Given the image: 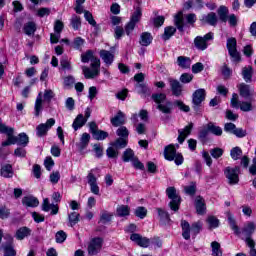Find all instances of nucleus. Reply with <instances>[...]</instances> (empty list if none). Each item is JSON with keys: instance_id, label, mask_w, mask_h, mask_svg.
Segmentation results:
<instances>
[{"instance_id": "e2e57ef3", "label": "nucleus", "mask_w": 256, "mask_h": 256, "mask_svg": "<svg viewBox=\"0 0 256 256\" xmlns=\"http://www.w3.org/2000/svg\"><path fill=\"white\" fill-rule=\"evenodd\" d=\"M156 211L162 221H171V218L169 217V212L163 210L162 208H156Z\"/></svg>"}, {"instance_id": "4d7b16f0", "label": "nucleus", "mask_w": 256, "mask_h": 256, "mask_svg": "<svg viewBox=\"0 0 256 256\" xmlns=\"http://www.w3.org/2000/svg\"><path fill=\"white\" fill-rule=\"evenodd\" d=\"M106 155L110 159H117V157H119V150L114 146L108 147L106 150Z\"/></svg>"}, {"instance_id": "ddd939ff", "label": "nucleus", "mask_w": 256, "mask_h": 256, "mask_svg": "<svg viewBox=\"0 0 256 256\" xmlns=\"http://www.w3.org/2000/svg\"><path fill=\"white\" fill-rule=\"evenodd\" d=\"M102 61H104L105 65L107 67L113 65V62L115 61V48L112 47L111 50H100L99 53Z\"/></svg>"}, {"instance_id": "a19ab883", "label": "nucleus", "mask_w": 256, "mask_h": 256, "mask_svg": "<svg viewBox=\"0 0 256 256\" xmlns=\"http://www.w3.org/2000/svg\"><path fill=\"white\" fill-rule=\"evenodd\" d=\"M70 25L74 31H79L81 29V17L73 14L70 19Z\"/></svg>"}, {"instance_id": "c03bdc74", "label": "nucleus", "mask_w": 256, "mask_h": 256, "mask_svg": "<svg viewBox=\"0 0 256 256\" xmlns=\"http://www.w3.org/2000/svg\"><path fill=\"white\" fill-rule=\"evenodd\" d=\"M111 219H113V214L103 210L100 214V221L99 223H102L103 225L109 223L111 221Z\"/></svg>"}, {"instance_id": "20e7f679", "label": "nucleus", "mask_w": 256, "mask_h": 256, "mask_svg": "<svg viewBox=\"0 0 256 256\" xmlns=\"http://www.w3.org/2000/svg\"><path fill=\"white\" fill-rule=\"evenodd\" d=\"M164 159L166 161H174L175 165H183L184 161L183 155L177 152L173 144H169L164 148Z\"/></svg>"}, {"instance_id": "f03ea898", "label": "nucleus", "mask_w": 256, "mask_h": 256, "mask_svg": "<svg viewBox=\"0 0 256 256\" xmlns=\"http://www.w3.org/2000/svg\"><path fill=\"white\" fill-rule=\"evenodd\" d=\"M151 99L157 104V109H159L161 113H164L165 115L172 113L173 103L167 101V95L165 93H154L152 94Z\"/></svg>"}, {"instance_id": "f704fd0d", "label": "nucleus", "mask_w": 256, "mask_h": 256, "mask_svg": "<svg viewBox=\"0 0 256 256\" xmlns=\"http://www.w3.org/2000/svg\"><path fill=\"white\" fill-rule=\"evenodd\" d=\"M174 25L177 27L178 31L183 33V27H185V22L183 21V12H178L175 15Z\"/></svg>"}, {"instance_id": "e433bc0d", "label": "nucleus", "mask_w": 256, "mask_h": 256, "mask_svg": "<svg viewBox=\"0 0 256 256\" xmlns=\"http://www.w3.org/2000/svg\"><path fill=\"white\" fill-rule=\"evenodd\" d=\"M15 139L17 145H21L22 147H27V145H29V136H27L25 132L15 136Z\"/></svg>"}, {"instance_id": "a878e982", "label": "nucleus", "mask_w": 256, "mask_h": 256, "mask_svg": "<svg viewBox=\"0 0 256 256\" xmlns=\"http://www.w3.org/2000/svg\"><path fill=\"white\" fill-rule=\"evenodd\" d=\"M217 14L219 17V21H221L222 23H227V19L229 17V8H227V6L221 5L217 10Z\"/></svg>"}, {"instance_id": "a211bd4d", "label": "nucleus", "mask_w": 256, "mask_h": 256, "mask_svg": "<svg viewBox=\"0 0 256 256\" xmlns=\"http://www.w3.org/2000/svg\"><path fill=\"white\" fill-rule=\"evenodd\" d=\"M191 131H193V122H190L184 129L178 130V143L182 145L185 142V139L191 135Z\"/></svg>"}, {"instance_id": "58836bf2", "label": "nucleus", "mask_w": 256, "mask_h": 256, "mask_svg": "<svg viewBox=\"0 0 256 256\" xmlns=\"http://www.w3.org/2000/svg\"><path fill=\"white\" fill-rule=\"evenodd\" d=\"M136 158L137 157H135V152H133L131 148L126 149L122 156L124 163H129V161L132 163Z\"/></svg>"}, {"instance_id": "cd10ccee", "label": "nucleus", "mask_w": 256, "mask_h": 256, "mask_svg": "<svg viewBox=\"0 0 256 256\" xmlns=\"http://www.w3.org/2000/svg\"><path fill=\"white\" fill-rule=\"evenodd\" d=\"M195 208L198 215L205 214V200L201 196H197L195 199Z\"/></svg>"}, {"instance_id": "72a5a7b5", "label": "nucleus", "mask_w": 256, "mask_h": 256, "mask_svg": "<svg viewBox=\"0 0 256 256\" xmlns=\"http://www.w3.org/2000/svg\"><path fill=\"white\" fill-rule=\"evenodd\" d=\"M153 41V36L149 32H143L140 36V45L142 47H149V44L152 43Z\"/></svg>"}, {"instance_id": "a18cd8bd", "label": "nucleus", "mask_w": 256, "mask_h": 256, "mask_svg": "<svg viewBox=\"0 0 256 256\" xmlns=\"http://www.w3.org/2000/svg\"><path fill=\"white\" fill-rule=\"evenodd\" d=\"M60 67L63 71H73V66L71 65V60L67 57H63L60 60Z\"/></svg>"}, {"instance_id": "9d476101", "label": "nucleus", "mask_w": 256, "mask_h": 256, "mask_svg": "<svg viewBox=\"0 0 256 256\" xmlns=\"http://www.w3.org/2000/svg\"><path fill=\"white\" fill-rule=\"evenodd\" d=\"M208 41H213V32H209L204 37L197 36L194 39V45L199 51H205L209 47Z\"/></svg>"}, {"instance_id": "c9c22d12", "label": "nucleus", "mask_w": 256, "mask_h": 256, "mask_svg": "<svg viewBox=\"0 0 256 256\" xmlns=\"http://www.w3.org/2000/svg\"><path fill=\"white\" fill-rule=\"evenodd\" d=\"M207 127L212 135H216V137H221L223 135V129L220 126L215 125V123L209 122Z\"/></svg>"}, {"instance_id": "09e8293b", "label": "nucleus", "mask_w": 256, "mask_h": 256, "mask_svg": "<svg viewBox=\"0 0 256 256\" xmlns=\"http://www.w3.org/2000/svg\"><path fill=\"white\" fill-rule=\"evenodd\" d=\"M241 155H243V150H241L238 146L232 148L230 151V157L234 161H238V159H241Z\"/></svg>"}, {"instance_id": "8fccbe9b", "label": "nucleus", "mask_w": 256, "mask_h": 256, "mask_svg": "<svg viewBox=\"0 0 256 256\" xmlns=\"http://www.w3.org/2000/svg\"><path fill=\"white\" fill-rule=\"evenodd\" d=\"M93 139L96 141H105L107 137H109V133L103 131V130H98L94 134H92Z\"/></svg>"}, {"instance_id": "774afa93", "label": "nucleus", "mask_w": 256, "mask_h": 256, "mask_svg": "<svg viewBox=\"0 0 256 256\" xmlns=\"http://www.w3.org/2000/svg\"><path fill=\"white\" fill-rule=\"evenodd\" d=\"M17 252L11 244L4 246V256H16Z\"/></svg>"}, {"instance_id": "3c124183", "label": "nucleus", "mask_w": 256, "mask_h": 256, "mask_svg": "<svg viewBox=\"0 0 256 256\" xmlns=\"http://www.w3.org/2000/svg\"><path fill=\"white\" fill-rule=\"evenodd\" d=\"M142 15H143V13L141 10V6H137L134 13L131 16L130 21H132L134 23H139Z\"/></svg>"}, {"instance_id": "79ce46f5", "label": "nucleus", "mask_w": 256, "mask_h": 256, "mask_svg": "<svg viewBox=\"0 0 256 256\" xmlns=\"http://www.w3.org/2000/svg\"><path fill=\"white\" fill-rule=\"evenodd\" d=\"M127 143H129L128 139L125 138H118L115 140V142L111 143L112 147H115V149H125L127 147Z\"/></svg>"}, {"instance_id": "c756f323", "label": "nucleus", "mask_w": 256, "mask_h": 256, "mask_svg": "<svg viewBox=\"0 0 256 256\" xmlns=\"http://www.w3.org/2000/svg\"><path fill=\"white\" fill-rule=\"evenodd\" d=\"M177 65L181 69H191V58L187 56H179L177 58Z\"/></svg>"}, {"instance_id": "412c9836", "label": "nucleus", "mask_w": 256, "mask_h": 256, "mask_svg": "<svg viewBox=\"0 0 256 256\" xmlns=\"http://www.w3.org/2000/svg\"><path fill=\"white\" fill-rule=\"evenodd\" d=\"M203 23H207V25H211V27H217V23H219V18H217V14L215 12H210L207 15L202 16Z\"/></svg>"}, {"instance_id": "39448f33", "label": "nucleus", "mask_w": 256, "mask_h": 256, "mask_svg": "<svg viewBox=\"0 0 256 256\" xmlns=\"http://www.w3.org/2000/svg\"><path fill=\"white\" fill-rule=\"evenodd\" d=\"M91 68L92 70L85 66L82 67L85 79H95V77L99 75L101 69V60L97 57L94 58L91 61Z\"/></svg>"}, {"instance_id": "13d9d810", "label": "nucleus", "mask_w": 256, "mask_h": 256, "mask_svg": "<svg viewBox=\"0 0 256 256\" xmlns=\"http://www.w3.org/2000/svg\"><path fill=\"white\" fill-rule=\"evenodd\" d=\"M173 105L174 107H178L180 111H184V113H189V111H191V108L188 105H185V103H183L181 100L174 101Z\"/></svg>"}, {"instance_id": "9b49d317", "label": "nucleus", "mask_w": 256, "mask_h": 256, "mask_svg": "<svg viewBox=\"0 0 256 256\" xmlns=\"http://www.w3.org/2000/svg\"><path fill=\"white\" fill-rule=\"evenodd\" d=\"M55 125V118H50L46 123H41L36 127L37 137H45L49 133V129Z\"/></svg>"}, {"instance_id": "b1692460", "label": "nucleus", "mask_w": 256, "mask_h": 256, "mask_svg": "<svg viewBox=\"0 0 256 256\" xmlns=\"http://www.w3.org/2000/svg\"><path fill=\"white\" fill-rule=\"evenodd\" d=\"M22 205L25 207H39V199L35 196H25L22 198Z\"/></svg>"}, {"instance_id": "6ab92c4d", "label": "nucleus", "mask_w": 256, "mask_h": 256, "mask_svg": "<svg viewBox=\"0 0 256 256\" xmlns=\"http://www.w3.org/2000/svg\"><path fill=\"white\" fill-rule=\"evenodd\" d=\"M237 87H238L240 96L243 97V99H250L251 97H253V89H251L250 85L241 83Z\"/></svg>"}, {"instance_id": "ea45409f", "label": "nucleus", "mask_w": 256, "mask_h": 256, "mask_svg": "<svg viewBox=\"0 0 256 256\" xmlns=\"http://www.w3.org/2000/svg\"><path fill=\"white\" fill-rule=\"evenodd\" d=\"M176 32H177V28L173 26H168L164 29V34L162 36V39H164V41H169V39H171V37H173Z\"/></svg>"}, {"instance_id": "c85d7f7f", "label": "nucleus", "mask_w": 256, "mask_h": 256, "mask_svg": "<svg viewBox=\"0 0 256 256\" xmlns=\"http://www.w3.org/2000/svg\"><path fill=\"white\" fill-rule=\"evenodd\" d=\"M30 235H31V230L28 227L24 226L19 228L16 231L15 237L16 239H18V241H23V239H25L26 237H29Z\"/></svg>"}, {"instance_id": "5701e85b", "label": "nucleus", "mask_w": 256, "mask_h": 256, "mask_svg": "<svg viewBox=\"0 0 256 256\" xmlns=\"http://www.w3.org/2000/svg\"><path fill=\"white\" fill-rule=\"evenodd\" d=\"M89 141H91V135L89 133H83L80 137V141L76 143V147L80 151H85L86 147H89Z\"/></svg>"}, {"instance_id": "0e129e2a", "label": "nucleus", "mask_w": 256, "mask_h": 256, "mask_svg": "<svg viewBox=\"0 0 256 256\" xmlns=\"http://www.w3.org/2000/svg\"><path fill=\"white\" fill-rule=\"evenodd\" d=\"M223 153H225V151L222 148H214L210 150V155L213 157V159L223 157Z\"/></svg>"}, {"instance_id": "423d86ee", "label": "nucleus", "mask_w": 256, "mask_h": 256, "mask_svg": "<svg viewBox=\"0 0 256 256\" xmlns=\"http://www.w3.org/2000/svg\"><path fill=\"white\" fill-rule=\"evenodd\" d=\"M226 47L230 57L236 63L241 61V54L237 51V39L235 37H230L227 39Z\"/></svg>"}, {"instance_id": "5fc2aeb1", "label": "nucleus", "mask_w": 256, "mask_h": 256, "mask_svg": "<svg viewBox=\"0 0 256 256\" xmlns=\"http://www.w3.org/2000/svg\"><path fill=\"white\" fill-rule=\"evenodd\" d=\"M221 74L223 75L224 79H230L231 75H233V70L227 66V64H223L220 68Z\"/></svg>"}, {"instance_id": "393cba45", "label": "nucleus", "mask_w": 256, "mask_h": 256, "mask_svg": "<svg viewBox=\"0 0 256 256\" xmlns=\"http://www.w3.org/2000/svg\"><path fill=\"white\" fill-rule=\"evenodd\" d=\"M181 227L183 239L189 241V239H191V225L189 224V222H187V220H182Z\"/></svg>"}, {"instance_id": "338daca9", "label": "nucleus", "mask_w": 256, "mask_h": 256, "mask_svg": "<svg viewBox=\"0 0 256 256\" xmlns=\"http://www.w3.org/2000/svg\"><path fill=\"white\" fill-rule=\"evenodd\" d=\"M207 223L210 229H217V227H219V219H217L215 216L208 217Z\"/></svg>"}, {"instance_id": "7ed1b4c3", "label": "nucleus", "mask_w": 256, "mask_h": 256, "mask_svg": "<svg viewBox=\"0 0 256 256\" xmlns=\"http://www.w3.org/2000/svg\"><path fill=\"white\" fill-rule=\"evenodd\" d=\"M166 195L170 199L168 207H170L171 211L177 213L181 207V196L177 193V189L173 186L168 187L166 189Z\"/></svg>"}, {"instance_id": "dca6fc26", "label": "nucleus", "mask_w": 256, "mask_h": 256, "mask_svg": "<svg viewBox=\"0 0 256 256\" xmlns=\"http://www.w3.org/2000/svg\"><path fill=\"white\" fill-rule=\"evenodd\" d=\"M42 211H45L46 213L51 211L50 215H57V213H59V205L51 204L49 198H45L42 202Z\"/></svg>"}, {"instance_id": "4468645a", "label": "nucleus", "mask_w": 256, "mask_h": 256, "mask_svg": "<svg viewBox=\"0 0 256 256\" xmlns=\"http://www.w3.org/2000/svg\"><path fill=\"white\" fill-rule=\"evenodd\" d=\"M168 83L174 97H181V95H183V85L181 82H179V80L168 78Z\"/></svg>"}, {"instance_id": "4be33fe9", "label": "nucleus", "mask_w": 256, "mask_h": 256, "mask_svg": "<svg viewBox=\"0 0 256 256\" xmlns=\"http://www.w3.org/2000/svg\"><path fill=\"white\" fill-rule=\"evenodd\" d=\"M0 175L4 179H13V175H15L13 166L11 164H3L0 169Z\"/></svg>"}, {"instance_id": "6e6552de", "label": "nucleus", "mask_w": 256, "mask_h": 256, "mask_svg": "<svg viewBox=\"0 0 256 256\" xmlns=\"http://www.w3.org/2000/svg\"><path fill=\"white\" fill-rule=\"evenodd\" d=\"M0 133L7 135L8 139L2 142V147H8V145H16L17 139L13 136L15 130L7 125H0Z\"/></svg>"}, {"instance_id": "603ef678", "label": "nucleus", "mask_w": 256, "mask_h": 256, "mask_svg": "<svg viewBox=\"0 0 256 256\" xmlns=\"http://www.w3.org/2000/svg\"><path fill=\"white\" fill-rule=\"evenodd\" d=\"M51 15V8L42 7L36 10V17H49Z\"/></svg>"}, {"instance_id": "0eeeda50", "label": "nucleus", "mask_w": 256, "mask_h": 256, "mask_svg": "<svg viewBox=\"0 0 256 256\" xmlns=\"http://www.w3.org/2000/svg\"><path fill=\"white\" fill-rule=\"evenodd\" d=\"M205 97H207V92H205V89L200 88L195 90V92L192 94V107L194 111H199L203 101H205Z\"/></svg>"}, {"instance_id": "bf43d9fd", "label": "nucleus", "mask_w": 256, "mask_h": 256, "mask_svg": "<svg viewBox=\"0 0 256 256\" xmlns=\"http://www.w3.org/2000/svg\"><path fill=\"white\" fill-rule=\"evenodd\" d=\"M94 58H96V57H95V55H93V50H88V51H86V53L81 55L82 63H89Z\"/></svg>"}, {"instance_id": "f8f14e48", "label": "nucleus", "mask_w": 256, "mask_h": 256, "mask_svg": "<svg viewBox=\"0 0 256 256\" xmlns=\"http://www.w3.org/2000/svg\"><path fill=\"white\" fill-rule=\"evenodd\" d=\"M103 247V239L93 238L88 244V255L94 256L101 251Z\"/></svg>"}, {"instance_id": "4c0bfd02", "label": "nucleus", "mask_w": 256, "mask_h": 256, "mask_svg": "<svg viewBox=\"0 0 256 256\" xmlns=\"http://www.w3.org/2000/svg\"><path fill=\"white\" fill-rule=\"evenodd\" d=\"M116 214L118 217H129L131 208L128 205H121L116 209Z\"/></svg>"}, {"instance_id": "f3484780", "label": "nucleus", "mask_w": 256, "mask_h": 256, "mask_svg": "<svg viewBox=\"0 0 256 256\" xmlns=\"http://www.w3.org/2000/svg\"><path fill=\"white\" fill-rule=\"evenodd\" d=\"M87 179L91 193H93V195H99V185H97V177L93 174V170L88 173Z\"/></svg>"}, {"instance_id": "37998d69", "label": "nucleus", "mask_w": 256, "mask_h": 256, "mask_svg": "<svg viewBox=\"0 0 256 256\" xmlns=\"http://www.w3.org/2000/svg\"><path fill=\"white\" fill-rule=\"evenodd\" d=\"M63 85L65 89H73L75 85V77L73 75H68L63 78Z\"/></svg>"}, {"instance_id": "2f4dec72", "label": "nucleus", "mask_w": 256, "mask_h": 256, "mask_svg": "<svg viewBox=\"0 0 256 256\" xmlns=\"http://www.w3.org/2000/svg\"><path fill=\"white\" fill-rule=\"evenodd\" d=\"M87 123V119H85V116L83 114H79L75 119L72 124V127L74 131H78V129H81Z\"/></svg>"}, {"instance_id": "69168bd1", "label": "nucleus", "mask_w": 256, "mask_h": 256, "mask_svg": "<svg viewBox=\"0 0 256 256\" xmlns=\"http://www.w3.org/2000/svg\"><path fill=\"white\" fill-rule=\"evenodd\" d=\"M201 229H203V224L201 222H195L191 226V232L194 236L199 235V233H201Z\"/></svg>"}, {"instance_id": "49530a36", "label": "nucleus", "mask_w": 256, "mask_h": 256, "mask_svg": "<svg viewBox=\"0 0 256 256\" xmlns=\"http://www.w3.org/2000/svg\"><path fill=\"white\" fill-rule=\"evenodd\" d=\"M210 130L207 127V124L204 125L198 133V139L202 142L207 141V137L209 136Z\"/></svg>"}, {"instance_id": "2eb2a0df", "label": "nucleus", "mask_w": 256, "mask_h": 256, "mask_svg": "<svg viewBox=\"0 0 256 256\" xmlns=\"http://www.w3.org/2000/svg\"><path fill=\"white\" fill-rule=\"evenodd\" d=\"M130 239L133 241V243H136L138 247H143L144 249H147V247H149L151 244V240L149 238L143 237L139 233L131 234Z\"/></svg>"}, {"instance_id": "864d4df0", "label": "nucleus", "mask_w": 256, "mask_h": 256, "mask_svg": "<svg viewBox=\"0 0 256 256\" xmlns=\"http://www.w3.org/2000/svg\"><path fill=\"white\" fill-rule=\"evenodd\" d=\"M116 135L120 137L119 139H128L129 138V130L125 126H121L117 129Z\"/></svg>"}, {"instance_id": "f257e3e1", "label": "nucleus", "mask_w": 256, "mask_h": 256, "mask_svg": "<svg viewBox=\"0 0 256 256\" xmlns=\"http://www.w3.org/2000/svg\"><path fill=\"white\" fill-rule=\"evenodd\" d=\"M228 222L231 229H233L235 235L241 237L242 241H245L246 245H253V243H255V240H253L252 238V235L253 233H255L256 229L255 222H247L246 224H244L241 230L239 229V226H237V223L235 222V218H233V216H228Z\"/></svg>"}, {"instance_id": "1a4fd4ad", "label": "nucleus", "mask_w": 256, "mask_h": 256, "mask_svg": "<svg viewBox=\"0 0 256 256\" xmlns=\"http://www.w3.org/2000/svg\"><path fill=\"white\" fill-rule=\"evenodd\" d=\"M239 171H241V168L238 166L225 168L224 175L228 179L229 185H237L239 183Z\"/></svg>"}, {"instance_id": "aec40b11", "label": "nucleus", "mask_w": 256, "mask_h": 256, "mask_svg": "<svg viewBox=\"0 0 256 256\" xmlns=\"http://www.w3.org/2000/svg\"><path fill=\"white\" fill-rule=\"evenodd\" d=\"M110 122L112 123L113 127H121V125H125L127 122L125 119V113L119 110L117 114L110 119Z\"/></svg>"}, {"instance_id": "052dcab7", "label": "nucleus", "mask_w": 256, "mask_h": 256, "mask_svg": "<svg viewBox=\"0 0 256 256\" xmlns=\"http://www.w3.org/2000/svg\"><path fill=\"white\" fill-rule=\"evenodd\" d=\"M79 213L77 212H71L69 215H68V221L71 225V227H73L74 225H77V223H79Z\"/></svg>"}, {"instance_id": "de8ad7c7", "label": "nucleus", "mask_w": 256, "mask_h": 256, "mask_svg": "<svg viewBox=\"0 0 256 256\" xmlns=\"http://www.w3.org/2000/svg\"><path fill=\"white\" fill-rule=\"evenodd\" d=\"M211 247L213 256H223V251L221 250V244H219V242L213 241Z\"/></svg>"}, {"instance_id": "6e6d98bb", "label": "nucleus", "mask_w": 256, "mask_h": 256, "mask_svg": "<svg viewBox=\"0 0 256 256\" xmlns=\"http://www.w3.org/2000/svg\"><path fill=\"white\" fill-rule=\"evenodd\" d=\"M134 214L139 219H145V217H147V208L139 206L135 209Z\"/></svg>"}, {"instance_id": "7c9ffc66", "label": "nucleus", "mask_w": 256, "mask_h": 256, "mask_svg": "<svg viewBox=\"0 0 256 256\" xmlns=\"http://www.w3.org/2000/svg\"><path fill=\"white\" fill-rule=\"evenodd\" d=\"M242 77L246 83L253 81V67L247 66L242 68Z\"/></svg>"}, {"instance_id": "bb28decb", "label": "nucleus", "mask_w": 256, "mask_h": 256, "mask_svg": "<svg viewBox=\"0 0 256 256\" xmlns=\"http://www.w3.org/2000/svg\"><path fill=\"white\" fill-rule=\"evenodd\" d=\"M23 31L25 35L31 37V35H35V31H37V24L33 21L27 22L23 26Z\"/></svg>"}, {"instance_id": "680f3d73", "label": "nucleus", "mask_w": 256, "mask_h": 256, "mask_svg": "<svg viewBox=\"0 0 256 256\" xmlns=\"http://www.w3.org/2000/svg\"><path fill=\"white\" fill-rule=\"evenodd\" d=\"M84 19L89 23V25H92V27H97V21L93 18V14L87 10L84 11Z\"/></svg>"}, {"instance_id": "473e14b6", "label": "nucleus", "mask_w": 256, "mask_h": 256, "mask_svg": "<svg viewBox=\"0 0 256 256\" xmlns=\"http://www.w3.org/2000/svg\"><path fill=\"white\" fill-rule=\"evenodd\" d=\"M43 111V92H40L35 101V116L39 117Z\"/></svg>"}]
</instances>
